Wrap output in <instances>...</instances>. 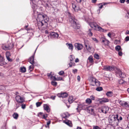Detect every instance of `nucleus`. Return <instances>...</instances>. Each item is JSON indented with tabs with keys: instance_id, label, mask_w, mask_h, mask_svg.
I'll list each match as a JSON object with an SVG mask.
<instances>
[{
	"instance_id": "obj_34",
	"label": "nucleus",
	"mask_w": 129,
	"mask_h": 129,
	"mask_svg": "<svg viewBox=\"0 0 129 129\" xmlns=\"http://www.w3.org/2000/svg\"><path fill=\"white\" fill-rule=\"evenodd\" d=\"M125 102L124 101H120L119 103L120 104L122 107H124V104Z\"/></svg>"
},
{
	"instance_id": "obj_10",
	"label": "nucleus",
	"mask_w": 129,
	"mask_h": 129,
	"mask_svg": "<svg viewBox=\"0 0 129 129\" xmlns=\"http://www.w3.org/2000/svg\"><path fill=\"white\" fill-rule=\"evenodd\" d=\"M109 109V108L108 107L104 106L102 107L101 110L102 112L106 114L108 111Z\"/></svg>"
},
{
	"instance_id": "obj_45",
	"label": "nucleus",
	"mask_w": 129,
	"mask_h": 129,
	"mask_svg": "<svg viewBox=\"0 0 129 129\" xmlns=\"http://www.w3.org/2000/svg\"><path fill=\"white\" fill-rule=\"evenodd\" d=\"M51 79H53L54 81H57V78H56L55 76H53L52 75H51Z\"/></svg>"
},
{
	"instance_id": "obj_54",
	"label": "nucleus",
	"mask_w": 129,
	"mask_h": 129,
	"mask_svg": "<svg viewBox=\"0 0 129 129\" xmlns=\"http://www.w3.org/2000/svg\"><path fill=\"white\" fill-rule=\"evenodd\" d=\"M72 71L74 74H76L77 72V70L76 69H75L73 70Z\"/></svg>"
},
{
	"instance_id": "obj_48",
	"label": "nucleus",
	"mask_w": 129,
	"mask_h": 129,
	"mask_svg": "<svg viewBox=\"0 0 129 129\" xmlns=\"http://www.w3.org/2000/svg\"><path fill=\"white\" fill-rule=\"evenodd\" d=\"M88 59L89 60L90 62H92L93 61V59L91 56H90L88 58Z\"/></svg>"
},
{
	"instance_id": "obj_49",
	"label": "nucleus",
	"mask_w": 129,
	"mask_h": 129,
	"mask_svg": "<svg viewBox=\"0 0 129 129\" xmlns=\"http://www.w3.org/2000/svg\"><path fill=\"white\" fill-rule=\"evenodd\" d=\"M109 43H110L109 41V40H108L107 39L106 40V42H105L104 44L105 45H108L109 44Z\"/></svg>"
},
{
	"instance_id": "obj_51",
	"label": "nucleus",
	"mask_w": 129,
	"mask_h": 129,
	"mask_svg": "<svg viewBox=\"0 0 129 129\" xmlns=\"http://www.w3.org/2000/svg\"><path fill=\"white\" fill-rule=\"evenodd\" d=\"M61 80H62V81L64 80L62 78V77H58L57 78V81H61Z\"/></svg>"
},
{
	"instance_id": "obj_2",
	"label": "nucleus",
	"mask_w": 129,
	"mask_h": 129,
	"mask_svg": "<svg viewBox=\"0 0 129 129\" xmlns=\"http://www.w3.org/2000/svg\"><path fill=\"white\" fill-rule=\"evenodd\" d=\"M68 14L69 21L72 24L74 28L75 29H79L80 28V26L77 23V20L75 18L74 15L69 12H68Z\"/></svg>"
},
{
	"instance_id": "obj_63",
	"label": "nucleus",
	"mask_w": 129,
	"mask_h": 129,
	"mask_svg": "<svg viewBox=\"0 0 129 129\" xmlns=\"http://www.w3.org/2000/svg\"><path fill=\"white\" fill-rule=\"evenodd\" d=\"M125 0H120V2L121 3H123L125 2Z\"/></svg>"
},
{
	"instance_id": "obj_53",
	"label": "nucleus",
	"mask_w": 129,
	"mask_h": 129,
	"mask_svg": "<svg viewBox=\"0 0 129 129\" xmlns=\"http://www.w3.org/2000/svg\"><path fill=\"white\" fill-rule=\"evenodd\" d=\"M98 101H99L100 103L101 104H102L103 103H104L102 98L100 99Z\"/></svg>"
},
{
	"instance_id": "obj_62",
	"label": "nucleus",
	"mask_w": 129,
	"mask_h": 129,
	"mask_svg": "<svg viewBox=\"0 0 129 129\" xmlns=\"http://www.w3.org/2000/svg\"><path fill=\"white\" fill-rule=\"evenodd\" d=\"M51 73L52 72H51L50 73H48L47 74V76H48V77H51V75H51Z\"/></svg>"
},
{
	"instance_id": "obj_29",
	"label": "nucleus",
	"mask_w": 129,
	"mask_h": 129,
	"mask_svg": "<svg viewBox=\"0 0 129 129\" xmlns=\"http://www.w3.org/2000/svg\"><path fill=\"white\" fill-rule=\"evenodd\" d=\"M74 59V56H73L72 55H71L70 56V62L71 63V64H73V60Z\"/></svg>"
},
{
	"instance_id": "obj_41",
	"label": "nucleus",
	"mask_w": 129,
	"mask_h": 129,
	"mask_svg": "<svg viewBox=\"0 0 129 129\" xmlns=\"http://www.w3.org/2000/svg\"><path fill=\"white\" fill-rule=\"evenodd\" d=\"M102 100H103V101L104 103H105L108 102L109 101V100L106 98H102Z\"/></svg>"
},
{
	"instance_id": "obj_24",
	"label": "nucleus",
	"mask_w": 129,
	"mask_h": 129,
	"mask_svg": "<svg viewBox=\"0 0 129 129\" xmlns=\"http://www.w3.org/2000/svg\"><path fill=\"white\" fill-rule=\"evenodd\" d=\"M74 100L72 96H70L68 98V101L70 103H71L73 102V101Z\"/></svg>"
},
{
	"instance_id": "obj_56",
	"label": "nucleus",
	"mask_w": 129,
	"mask_h": 129,
	"mask_svg": "<svg viewBox=\"0 0 129 129\" xmlns=\"http://www.w3.org/2000/svg\"><path fill=\"white\" fill-rule=\"evenodd\" d=\"M7 59L9 61L12 62V59L10 58V57H6Z\"/></svg>"
},
{
	"instance_id": "obj_25",
	"label": "nucleus",
	"mask_w": 129,
	"mask_h": 129,
	"mask_svg": "<svg viewBox=\"0 0 129 129\" xmlns=\"http://www.w3.org/2000/svg\"><path fill=\"white\" fill-rule=\"evenodd\" d=\"M106 94L107 96L111 97L113 96V92L112 91H108Z\"/></svg>"
},
{
	"instance_id": "obj_43",
	"label": "nucleus",
	"mask_w": 129,
	"mask_h": 129,
	"mask_svg": "<svg viewBox=\"0 0 129 129\" xmlns=\"http://www.w3.org/2000/svg\"><path fill=\"white\" fill-rule=\"evenodd\" d=\"M124 81L122 79H120L119 81V83L120 84H122L124 83Z\"/></svg>"
},
{
	"instance_id": "obj_7",
	"label": "nucleus",
	"mask_w": 129,
	"mask_h": 129,
	"mask_svg": "<svg viewBox=\"0 0 129 129\" xmlns=\"http://www.w3.org/2000/svg\"><path fill=\"white\" fill-rule=\"evenodd\" d=\"M68 94L66 92H62L60 93H58L57 96L59 97H62L63 98H66L68 96Z\"/></svg>"
},
{
	"instance_id": "obj_28",
	"label": "nucleus",
	"mask_w": 129,
	"mask_h": 129,
	"mask_svg": "<svg viewBox=\"0 0 129 129\" xmlns=\"http://www.w3.org/2000/svg\"><path fill=\"white\" fill-rule=\"evenodd\" d=\"M4 57L1 56H0V63H3V64H5V63H4Z\"/></svg>"
},
{
	"instance_id": "obj_9",
	"label": "nucleus",
	"mask_w": 129,
	"mask_h": 129,
	"mask_svg": "<svg viewBox=\"0 0 129 129\" xmlns=\"http://www.w3.org/2000/svg\"><path fill=\"white\" fill-rule=\"evenodd\" d=\"M49 33L50 34V37L52 38H57L59 36L58 34L57 33H55L54 32H49Z\"/></svg>"
},
{
	"instance_id": "obj_39",
	"label": "nucleus",
	"mask_w": 129,
	"mask_h": 129,
	"mask_svg": "<svg viewBox=\"0 0 129 129\" xmlns=\"http://www.w3.org/2000/svg\"><path fill=\"white\" fill-rule=\"evenodd\" d=\"M94 57L96 59H98L99 58V55L97 54H95L94 55Z\"/></svg>"
},
{
	"instance_id": "obj_47",
	"label": "nucleus",
	"mask_w": 129,
	"mask_h": 129,
	"mask_svg": "<svg viewBox=\"0 0 129 129\" xmlns=\"http://www.w3.org/2000/svg\"><path fill=\"white\" fill-rule=\"evenodd\" d=\"M64 74V72L62 71H60L58 73V74L60 75H62Z\"/></svg>"
},
{
	"instance_id": "obj_17",
	"label": "nucleus",
	"mask_w": 129,
	"mask_h": 129,
	"mask_svg": "<svg viewBox=\"0 0 129 129\" xmlns=\"http://www.w3.org/2000/svg\"><path fill=\"white\" fill-rule=\"evenodd\" d=\"M44 108L45 110L49 112L50 111V109L48 106L47 104H45L44 105Z\"/></svg>"
},
{
	"instance_id": "obj_33",
	"label": "nucleus",
	"mask_w": 129,
	"mask_h": 129,
	"mask_svg": "<svg viewBox=\"0 0 129 129\" xmlns=\"http://www.w3.org/2000/svg\"><path fill=\"white\" fill-rule=\"evenodd\" d=\"M116 119V125H118V123H117V122H118L119 120H122V118L120 116L119 118H117V119Z\"/></svg>"
},
{
	"instance_id": "obj_50",
	"label": "nucleus",
	"mask_w": 129,
	"mask_h": 129,
	"mask_svg": "<svg viewBox=\"0 0 129 129\" xmlns=\"http://www.w3.org/2000/svg\"><path fill=\"white\" fill-rule=\"evenodd\" d=\"M106 129H114V128L112 126H108L106 128Z\"/></svg>"
},
{
	"instance_id": "obj_46",
	"label": "nucleus",
	"mask_w": 129,
	"mask_h": 129,
	"mask_svg": "<svg viewBox=\"0 0 129 129\" xmlns=\"http://www.w3.org/2000/svg\"><path fill=\"white\" fill-rule=\"evenodd\" d=\"M124 107L129 108V103L125 102L124 105Z\"/></svg>"
},
{
	"instance_id": "obj_1",
	"label": "nucleus",
	"mask_w": 129,
	"mask_h": 129,
	"mask_svg": "<svg viewBox=\"0 0 129 129\" xmlns=\"http://www.w3.org/2000/svg\"><path fill=\"white\" fill-rule=\"evenodd\" d=\"M37 20L39 21L38 23V26H41L43 25L45 26H47L49 19L47 16L45 14L42 13L39 14L38 15Z\"/></svg>"
},
{
	"instance_id": "obj_30",
	"label": "nucleus",
	"mask_w": 129,
	"mask_h": 129,
	"mask_svg": "<svg viewBox=\"0 0 129 129\" xmlns=\"http://www.w3.org/2000/svg\"><path fill=\"white\" fill-rule=\"evenodd\" d=\"M92 30V29H89L88 30V34L89 36H91L92 35V33L91 31Z\"/></svg>"
},
{
	"instance_id": "obj_22",
	"label": "nucleus",
	"mask_w": 129,
	"mask_h": 129,
	"mask_svg": "<svg viewBox=\"0 0 129 129\" xmlns=\"http://www.w3.org/2000/svg\"><path fill=\"white\" fill-rule=\"evenodd\" d=\"M12 116L14 119H17L18 118L19 115L17 113L15 112L13 114Z\"/></svg>"
},
{
	"instance_id": "obj_52",
	"label": "nucleus",
	"mask_w": 129,
	"mask_h": 129,
	"mask_svg": "<svg viewBox=\"0 0 129 129\" xmlns=\"http://www.w3.org/2000/svg\"><path fill=\"white\" fill-rule=\"evenodd\" d=\"M129 40V36H126L125 39V41L126 42H127Z\"/></svg>"
},
{
	"instance_id": "obj_4",
	"label": "nucleus",
	"mask_w": 129,
	"mask_h": 129,
	"mask_svg": "<svg viewBox=\"0 0 129 129\" xmlns=\"http://www.w3.org/2000/svg\"><path fill=\"white\" fill-rule=\"evenodd\" d=\"M91 85L93 86H99L100 85V82L97 79L93 77L91 78Z\"/></svg>"
},
{
	"instance_id": "obj_40",
	"label": "nucleus",
	"mask_w": 129,
	"mask_h": 129,
	"mask_svg": "<svg viewBox=\"0 0 129 129\" xmlns=\"http://www.w3.org/2000/svg\"><path fill=\"white\" fill-rule=\"evenodd\" d=\"M96 90L98 91H100L102 90L103 89L102 87H97L96 89Z\"/></svg>"
},
{
	"instance_id": "obj_59",
	"label": "nucleus",
	"mask_w": 129,
	"mask_h": 129,
	"mask_svg": "<svg viewBox=\"0 0 129 129\" xmlns=\"http://www.w3.org/2000/svg\"><path fill=\"white\" fill-rule=\"evenodd\" d=\"M30 3L31 5L32 4H34V2H35V0H30Z\"/></svg>"
},
{
	"instance_id": "obj_20",
	"label": "nucleus",
	"mask_w": 129,
	"mask_h": 129,
	"mask_svg": "<svg viewBox=\"0 0 129 129\" xmlns=\"http://www.w3.org/2000/svg\"><path fill=\"white\" fill-rule=\"evenodd\" d=\"M26 68L24 67H21L20 68V72L22 73H24L26 72Z\"/></svg>"
},
{
	"instance_id": "obj_14",
	"label": "nucleus",
	"mask_w": 129,
	"mask_h": 129,
	"mask_svg": "<svg viewBox=\"0 0 129 129\" xmlns=\"http://www.w3.org/2000/svg\"><path fill=\"white\" fill-rule=\"evenodd\" d=\"M12 46H8V45L7 44L4 45L2 46L3 48L5 50H10L11 49Z\"/></svg>"
},
{
	"instance_id": "obj_42",
	"label": "nucleus",
	"mask_w": 129,
	"mask_h": 129,
	"mask_svg": "<svg viewBox=\"0 0 129 129\" xmlns=\"http://www.w3.org/2000/svg\"><path fill=\"white\" fill-rule=\"evenodd\" d=\"M6 57H10V56L11 55L10 53L8 51L6 53Z\"/></svg>"
},
{
	"instance_id": "obj_19",
	"label": "nucleus",
	"mask_w": 129,
	"mask_h": 129,
	"mask_svg": "<svg viewBox=\"0 0 129 129\" xmlns=\"http://www.w3.org/2000/svg\"><path fill=\"white\" fill-rule=\"evenodd\" d=\"M62 116L63 118H66L69 117L70 115L68 112H65L62 114Z\"/></svg>"
},
{
	"instance_id": "obj_37",
	"label": "nucleus",
	"mask_w": 129,
	"mask_h": 129,
	"mask_svg": "<svg viewBox=\"0 0 129 129\" xmlns=\"http://www.w3.org/2000/svg\"><path fill=\"white\" fill-rule=\"evenodd\" d=\"M33 65H31L29 66L28 70L29 71V72L32 71L33 70L34 67Z\"/></svg>"
},
{
	"instance_id": "obj_35",
	"label": "nucleus",
	"mask_w": 129,
	"mask_h": 129,
	"mask_svg": "<svg viewBox=\"0 0 129 129\" xmlns=\"http://www.w3.org/2000/svg\"><path fill=\"white\" fill-rule=\"evenodd\" d=\"M65 123L66 124L69 126H71L72 125L71 122V121H67L65 122Z\"/></svg>"
},
{
	"instance_id": "obj_57",
	"label": "nucleus",
	"mask_w": 129,
	"mask_h": 129,
	"mask_svg": "<svg viewBox=\"0 0 129 129\" xmlns=\"http://www.w3.org/2000/svg\"><path fill=\"white\" fill-rule=\"evenodd\" d=\"M92 39L94 41H95V42H96V43H98V40L96 38H92Z\"/></svg>"
},
{
	"instance_id": "obj_26",
	"label": "nucleus",
	"mask_w": 129,
	"mask_h": 129,
	"mask_svg": "<svg viewBox=\"0 0 129 129\" xmlns=\"http://www.w3.org/2000/svg\"><path fill=\"white\" fill-rule=\"evenodd\" d=\"M115 50L117 51H119L120 50H122L121 49V47L119 45L116 46L115 47Z\"/></svg>"
},
{
	"instance_id": "obj_8",
	"label": "nucleus",
	"mask_w": 129,
	"mask_h": 129,
	"mask_svg": "<svg viewBox=\"0 0 129 129\" xmlns=\"http://www.w3.org/2000/svg\"><path fill=\"white\" fill-rule=\"evenodd\" d=\"M16 100L17 102L19 103H22L24 101V99L19 95H17L16 97Z\"/></svg>"
},
{
	"instance_id": "obj_23",
	"label": "nucleus",
	"mask_w": 129,
	"mask_h": 129,
	"mask_svg": "<svg viewBox=\"0 0 129 129\" xmlns=\"http://www.w3.org/2000/svg\"><path fill=\"white\" fill-rule=\"evenodd\" d=\"M77 12L79 13L80 12H81L84 13L86 12L85 11L84 9L83 8H80L79 7H78V11Z\"/></svg>"
},
{
	"instance_id": "obj_58",
	"label": "nucleus",
	"mask_w": 129,
	"mask_h": 129,
	"mask_svg": "<svg viewBox=\"0 0 129 129\" xmlns=\"http://www.w3.org/2000/svg\"><path fill=\"white\" fill-rule=\"evenodd\" d=\"M106 39L105 38H103L102 39V42L103 43H104L105 42H106Z\"/></svg>"
},
{
	"instance_id": "obj_44",
	"label": "nucleus",
	"mask_w": 129,
	"mask_h": 129,
	"mask_svg": "<svg viewBox=\"0 0 129 129\" xmlns=\"http://www.w3.org/2000/svg\"><path fill=\"white\" fill-rule=\"evenodd\" d=\"M42 104V103L40 102H37L36 104V105L37 107H39L41 105V104Z\"/></svg>"
},
{
	"instance_id": "obj_16",
	"label": "nucleus",
	"mask_w": 129,
	"mask_h": 129,
	"mask_svg": "<svg viewBox=\"0 0 129 129\" xmlns=\"http://www.w3.org/2000/svg\"><path fill=\"white\" fill-rule=\"evenodd\" d=\"M89 25L92 28H93V27L96 28L98 26V25L95 22L90 23H89Z\"/></svg>"
},
{
	"instance_id": "obj_6",
	"label": "nucleus",
	"mask_w": 129,
	"mask_h": 129,
	"mask_svg": "<svg viewBox=\"0 0 129 129\" xmlns=\"http://www.w3.org/2000/svg\"><path fill=\"white\" fill-rule=\"evenodd\" d=\"M74 46L75 49L78 51L81 50L83 47L82 44L78 43H75Z\"/></svg>"
},
{
	"instance_id": "obj_55",
	"label": "nucleus",
	"mask_w": 129,
	"mask_h": 129,
	"mask_svg": "<svg viewBox=\"0 0 129 129\" xmlns=\"http://www.w3.org/2000/svg\"><path fill=\"white\" fill-rule=\"evenodd\" d=\"M118 55L120 56H122L123 54L122 52L121 51H118Z\"/></svg>"
},
{
	"instance_id": "obj_61",
	"label": "nucleus",
	"mask_w": 129,
	"mask_h": 129,
	"mask_svg": "<svg viewBox=\"0 0 129 129\" xmlns=\"http://www.w3.org/2000/svg\"><path fill=\"white\" fill-rule=\"evenodd\" d=\"M91 99L94 100L95 99V97L93 95H91L90 96Z\"/></svg>"
},
{
	"instance_id": "obj_38",
	"label": "nucleus",
	"mask_w": 129,
	"mask_h": 129,
	"mask_svg": "<svg viewBox=\"0 0 129 129\" xmlns=\"http://www.w3.org/2000/svg\"><path fill=\"white\" fill-rule=\"evenodd\" d=\"M51 84L54 86H56L57 85V82H56L52 81L51 82Z\"/></svg>"
},
{
	"instance_id": "obj_31",
	"label": "nucleus",
	"mask_w": 129,
	"mask_h": 129,
	"mask_svg": "<svg viewBox=\"0 0 129 129\" xmlns=\"http://www.w3.org/2000/svg\"><path fill=\"white\" fill-rule=\"evenodd\" d=\"M99 5H100V6H99V9L98 10L97 12L99 14L100 13V9H102L103 7V5H102L101 4H99Z\"/></svg>"
},
{
	"instance_id": "obj_21",
	"label": "nucleus",
	"mask_w": 129,
	"mask_h": 129,
	"mask_svg": "<svg viewBox=\"0 0 129 129\" xmlns=\"http://www.w3.org/2000/svg\"><path fill=\"white\" fill-rule=\"evenodd\" d=\"M97 27L98 29H99L98 30L100 31L105 33L107 31V30H106L104 29H103L101 27L99 26L98 25Z\"/></svg>"
},
{
	"instance_id": "obj_15",
	"label": "nucleus",
	"mask_w": 129,
	"mask_h": 129,
	"mask_svg": "<svg viewBox=\"0 0 129 129\" xmlns=\"http://www.w3.org/2000/svg\"><path fill=\"white\" fill-rule=\"evenodd\" d=\"M34 56H33L29 58L28 59V62H29L31 64H33L34 63Z\"/></svg>"
},
{
	"instance_id": "obj_3",
	"label": "nucleus",
	"mask_w": 129,
	"mask_h": 129,
	"mask_svg": "<svg viewBox=\"0 0 129 129\" xmlns=\"http://www.w3.org/2000/svg\"><path fill=\"white\" fill-rule=\"evenodd\" d=\"M118 117V115H110L109 116V121L110 123H114V124L115 122H116V119Z\"/></svg>"
},
{
	"instance_id": "obj_11",
	"label": "nucleus",
	"mask_w": 129,
	"mask_h": 129,
	"mask_svg": "<svg viewBox=\"0 0 129 129\" xmlns=\"http://www.w3.org/2000/svg\"><path fill=\"white\" fill-rule=\"evenodd\" d=\"M104 69L106 71H111L114 70V68L111 66L107 65L104 66Z\"/></svg>"
},
{
	"instance_id": "obj_27",
	"label": "nucleus",
	"mask_w": 129,
	"mask_h": 129,
	"mask_svg": "<svg viewBox=\"0 0 129 129\" xmlns=\"http://www.w3.org/2000/svg\"><path fill=\"white\" fill-rule=\"evenodd\" d=\"M66 45H67L68 46V48L70 50H71L72 51L73 49V47L71 44H68L67 43L66 44Z\"/></svg>"
},
{
	"instance_id": "obj_12",
	"label": "nucleus",
	"mask_w": 129,
	"mask_h": 129,
	"mask_svg": "<svg viewBox=\"0 0 129 129\" xmlns=\"http://www.w3.org/2000/svg\"><path fill=\"white\" fill-rule=\"evenodd\" d=\"M87 111L89 113L93 114L94 113V108L91 106H89L87 108Z\"/></svg>"
},
{
	"instance_id": "obj_60",
	"label": "nucleus",
	"mask_w": 129,
	"mask_h": 129,
	"mask_svg": "<svg viewBox=\"0 0 129 129\" xmlns=\"http://www.w3.org/2000/svg\"><path fill=\"white\" fill-rule=\"evenodd\" d=\"M21 108L22 109H24L25 108V104H22L21 105Z\"/></svg>"
},
{
	"instance_id": "obj_36",
	"label": "nucleus",
	"mask_w": 129,
	"mask_h": 129,
	"mask_svg": "<svg viewBox=\"0 0 129 129\" xmlns=\"http://www.w3.org/2000/svg\"><path fill=\"white\" fill-rule=\"evenodd\" d=\"M7 44L8 45V46H12V47L11 49H12V48H13L14 46V44L12 43H9L8 42Z\"/></svg>"
},
{
	"instance_id": "obj_18",
	"label": "nucleus",
	"mask_w": 129,
	"mask_h": 129,
	"mask_svg": "<svg viewBox=\"0 0 129 129\" xmlns=\"http://www.w3.org/2000/svg\"><path fill=\"white\" fill-rule=\"evenodd\" d=\"M72 8L74 9V11L75 12L78 11V7H77L76 4L75 3H72Z\"/></svg>"
},
{
	"instance_id": "obj_5",
	"label": "nucleus",
	"mask_w": 129,
	"mask_h": 129,
	"mask_svg": "<svg viewBox=\"0 0 129 129\" xmlns=\"http://www.w3.org/2000/svg\"><path fill=\"white\" fill-rule=\"evenodd\" d=\"M116 73L117 76L122 78H125L126 76L125 73L122 72L119 69H117L116 71Z\"/></svg>"
},
{
	"instance_id": "obj_64",
	"label": "nucleus",
	"mask_w": 129,
	"mask_h": 129,
	"mask_svg": "<svg viewBox=\"0 0 129 129\" xmlns=\"http://www.w3.org/2000/svg\"><path fill=\"white\" fill-rule=\"evenodd\" d=\"M93 129H100L99 127L98 126H95L93 127Z\"/></svg>"
},
{
	"instance_id": "obj_13",
	"label": "nucleus",
	"mask_w": 129,
	"mask_h": 129,
	"mask_svg": "<svg viewBox=\"0 0 129 129\" xmlns=\"http://www.w3.org/2000/svg\"><path fill=\"white\" fill-rule=\"evenodd\" d=\"M85 105H84L80 104L78 105V107L76 108L78 112H79L80 111L85 108Z\"/></svg>"
},
{
	"instance_id": "obj_32",
	"label": "nucleus",
	"mask_w": 129,
	"mask_h": 129,
	"mask_svg": "<svg viewBox=\"0 0 129 129\" xmlns=\"http://www.w3.org/2000/svg\"><path fill=\"white\" fill-rule=\"evenodd\" d=\"M91 100L89 98L87 99L86 100V103L88 104H90L91 103Z\"/></svg>"
}]
</instances>
